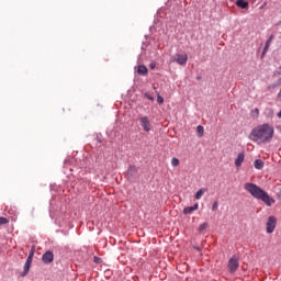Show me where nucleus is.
<instances>
[{
    "label": "nucleus",
    "instance_id": "24",
    "mask_svg": "<svg viewBox=\"0 0 281 281\" xmlns=\"http://www.w3.org/2000/svg\"><path fill=\"white\" fill-rule=\"evenodd\" d=\"M273 76H281V66L273 72Z\"/></svg>",
    "mask_w": 281,
    "mask_h": 281
},
{
    "label": "nucleus",
    "instance_id": "23",
    "mask_svg": "<svg viewBox=\"0 0 281 281\" xmlns=\"http://www.w3.org/2000/svg\"><path fill=\"white\" fill-rule=\"evenodd\" d=\"M252 115H260V110L256 108L255 110L251 111Z\"/></svg>",
    "mask_w": 281,
    "mask_h": 281
},
{
    "label": "nucleus",
    "instance_id": "1",
    "mask_svg": "<svg viewBox=\"0 0 281 281\" xmlns=\"http://www.w3.org/2000/svg\"><path fill=\"white\" fill-rule=\"evenodd\" d=\"M276 130L269 123H265L256 126L249 134L250 142H255L259 146L262 144H269L273 139Z\"/></svg>",
    "mask_w": 281,
    "mask_h": 281
},
{
    "label": "nucleus",
    "instance_id": "16",
    "mask_svg": "<svg viewBox=\"0 0 281 281\" xmlns=\"http://www.w3.org/2000/svg\"><path fill=\"white\" fill-rule=\"evenodd\" d=\"M205 192H207V189H200L195 195L194 199H196V201H200V199H202L203 194H205Z\"/></svg>",
    "mask_w": 281,
    "mask_h": 281
},
{
    "label": "nucleus",
    "instance_id": "13",
    "mask_svg": "<svg viewBox=\"0 0 281 281\" xmlns=\"http://www.w3.org/2000/svg\"><path fill=\"white\" fill-rule=\"evenodd\" d=\"M137 74H139L140 76H146L148 74V68L145 65H139Z\"/></svg>",
    "mask_w": 281,
    "mask_h": 281
},
{
    "label": "nucleus",
    "instance_id": "10",
    "mask_svg": "<svg viewBox=\"0 0 281 281\" xmlns=\"http://www.w3.org/2000/svg\"><path fill=\"white\" fill-rule=\"evenodd\" d=\"M199 210V203H195L193 206H187L183 209V214H192V212H196Z\"/></svg>",
    "mask_w": 281,
    "mask_h": 281
},
{
    "label": "nucleus",
    "instance_id": "27",
    "mask_svg": "<svg viewBox=\"0 0 281 281\" xmlns=\"http://www.w3.org/2000/svg\"><path fill=\"white\" fill-rule=\"evenodd\" d=\"M278 95H279V98H281V89H280V91H279V94H278Z\"/></svg>",
    "mask_w": 281,
    "mask_h": 281
},
{
    "label": "nucleus",
    "instance_id": "15",
    "mask_svg": "<svg viewBox=\"0 0 281 281\" xmlns=\"http://www.w3.org/2000/svg\"><path fill=\"white\" fill-rule=\"evenodd\" d=\"M127 175L128 177H135V175H137V167H134V166L128 167Z\"/></svg>",
    "mask_w": 281,
    "mask_h": 281
},
{
    "label": "nucleus",
    "instance_id": "6",
    "mask_svg": "<svg viewBox=\"0 0 281 281\" xmlns=\"http://www.w3.org/2000/svg\"><path fill=\"white\" fill-rule=\"evenodd\" d=\"M239 267V262H238V257L237 256H233L229 260H228V269L231 271V273L236 272V270Z\"/></svg>",
    "mask_w": 281,
    "mask_h": 281
},
{
    "label": "nucleus",
    "instance_id": "25",
    "mask_svg": "<svg viewBox=\"0 0 281 281\" xmlns=\"http://www.w3.org/2000/svg\"><path fill=\"white\" fill-rule=\"evenodd\" d=\"M144 95L145 98H147V100H150L151 102L155 100V98H153V95H150L149 93H145Z\"/></svg>",
    "mask_w": 281,
    "mask_h": 281
},
{
    "label": "nucleus",
    "instance_id": "3",
    "mask_svg": "<svg viewBox=\"0 0 281 281\" xmlns=\"http://www.w3.org/2000/svg\"><path fill=\"white\" fill-rule=\"evenodd\" d=\"M277 225H278V220L276 218V216H270L268 218L267 224H266L267 234H273V232L276 231Z\"/></svg>",
    "mask_w": 281,
    "mask_h": 281
},
{
    "label": "nucleus",
    "instance_id": "18",
    "mask_svg": "<svg viewBox=\"0 0 281 281\" xmlns=\"http://www.w3.org/2000/svg\"><path fill=\"white\" fill-rule=\"evenodd\" d=\"M196 133H198V135H200V137H203V133H205V130L203 128L202 125H199L196 127Z\"/></svg>",
    "mask_w": 281,
    "mask_h": 281
},
{
    "label": "nucleus",
    "instance_id": "20",
    "mask_svg": "<svg viewBox=\"0 0 281 281\" xmlns=\"http://www.w3.org/2000/svg\"><path fill=\"white\" fill-rule=\"evenodd\" d=\"M8 223H10V220L7 217H0V225H8Z\"/></svg>",
    "mask_w": 281,
    "mask_h": 281
},
{
    "label": "nucleus",
    "instance_id": "22",
    "mask_svg": "<svg viewBox=\"0 0 281 281\" xmlns=\"http://www.w3.org/2000/svg\"><path fill=\"white\" fill-rule=\"evenodd\" d=\"M157 102H158V104H164V98L159 94L157 97Z\"/></svg>",
    "mask_w": 281,
    "mask_h": 281
},
{
    "label": "nucleus",
    "instance_id": "12",
    "mask_svg": "<svg viewBox=\"0 0 281 281\" xmlns=\"http://www.w3.org/2000/svg\"><path fill=\"white\" fill-rule=\"evenodd\" d=\"M254 166L256 170H262L265 168V161H262V159H257L255 160Z\"/></svg>",
    "mask_w": 281,
    "mask_h": 281
},
{
    "label": "nucleus",
    "instance_id": "19",
    "mask_svg": "<svg viewBox=\"0 0 281 281\" xmlns=\"http://www.w3.org/2000/svg\"><path fill=\"white\" fill-rule=\"evenodd\" d=\"M179 164H180L179 158L171 159V166H173V168H177V166H179Z\"/></svg>",
    "mask_w": 281,
    "mask_h": 281
},
{
    "label": "nucleus",
    "instance_id": "21",
    "mask_svg": "<svg viewBox=\"0 0 281 281\" xmlns=\"http://www.w3.org/2000/svg\"><path fill=\"white\" fill-rule=\"evenodd\" d=\"M218 210V202H214L212 205V211L216 212Z\"/></svg>",
    "mask_w": 281,
    "mask_h": 281
},
{
    "label": "nucleus",
    "instance_id": "5",
    "mask_svg": "<svg viewBox=\"0 0 281 281\" xmlns=\"http://www.w3.org/2000/svg\"><path fill=\"white\" fill-rule=\"evenodd\" d=\"M32 260H34V247L32 248L26 262L24 265V272L23 276H27V273H30V267H32Z\"/></svg>",
    "mask_w": 281,
    "mask_h": 281
},
{
    "label": "nucleus",
    "instance_id": "26",
    "mask_svg": "<svg viewBox=\"0 0 281 281\" xmlns=\"http://www.w3.org/2000/svg\"><path fill=\"white\" fill-rule=\"evenodd\" d=\"M155 67H157V64H156L155 61H151V63L149 64V68H150V69H155Z\"/></svg>",
    "mask_w": 281,
    "mask_h": 281
},
{
    "label": "nucleus",
    "instance_id": "2",
    "mask_svg": "<svg viewBox=\"0 0 281 281\" xmlns=\"http://www.w3.org/2000/svg\"><path fill=\"white\" fill-rule=\"evenodd\" d=\"M244 189L246 190V192L251 194L254 199H257L258 201H262L265 204H267L268 207H271V205L276 203V200L269 196V193H267L265 190H262V188L258 187L255 183L247 182L245 183Z\"/></svg>",
    "mask_w": 281,
    "mask_h": 281
},
{
    "label": "nucleus",
    "instance_id": "28",
    "mask_svg": "<svg viewBox=\"0 0 281 281\" xmlns=\"http://www.w3.org/2000/svg\"><path fill=\"white\" fill-rule=\"evenodd\" d=\"M279 85H281V78L278 80Z\"/></svg>",
    "mask_w": 281,
    "mask_h": 281
},
{
    "label": "nucleus",
    "instance_id": "7",
    "mask_svg": "<svg viewBox=\"0 0 281 281\" xmlns=\"http://www.w3.org/2000/svg\"><path fill=\"white\" fill-rule=\"evenodd\" d=\"M139 123L140 126H143V131H145V133H150V121L148 120V116H140Z\"/></svg>",
    "mask_w": 281,
    "mask_h": 281
},
{
    "label": "nucleus",
    "instance_id": "17",
    "mask_svg": "<svg viewBox=\"0 0 281 281\" xmlns=\"http://www.w3.org/2000/svg\"><path fill=\"white\" fill-rule=\"evenodd\" d=\"M207 227H209L207 222H204V223H202V224L199 226L198 232H205V229H207Z\"/></svg>",
    "mask_w": 281,
    "mask_h": 281
},
{
    "label": "nucleus",
    "instance_id": "4",
    "mask_svg": "<svg viewBox=\"0 0 281 281\" xmlns=\"http://www.w3.org/2000/svg\"><path fill=\"white\" fill-rule=\"evenodd\" d=\"M171 63H178V65H187L188 54H177L175 57H172Z\"/></svg>",
    "mask_w": 281,
    "mask_h": 281
},
{
    "label": "nucleus",
    "instance_id": "9",
    "mask_svg": "<svg viewBox=\"0 0 281 281\" xmlns=\"http://www.w3.org/2000/svg\"><path fill=\"white\" fill-rule=\"evenodd\" d=\"M243 161H245V153L238 154L237 158L235 159L236 168H240L243 166Z\"/></svg>",
    "mask_w": 281,
    "mask_h": 281
},
{
    "label": "nucleus",
    "instance_id": "8",
    "mask_svg": "<svg viewBox=\"0 0 281 281\" xmlns=\"http://www.w3.org/2000/svg\"><path fill=\"white\" fill-rule=\"evenodd\" d=\"M42 260H43L44 265H52V262H54V252L50 250L46 251L43 255Z\"/></svg>",
    "mask_w": 281,
    "mask_h": 281
},
{
    "label": "nucleus",
    "instance_id": "11",
    "mask_svg": "<svg viewBox=\"0 0 281 281\" xmlns=\"http://www.w3.org/2000/svg\"><path fill=\"white\" fill-rule=\"evenodd\" d=\"M236 5L237 8H241V10H247L249 8V2L245 0H237Z\"/></svg>",
    "mask_w": 281,
    "mask_h": 281
},
{
    "label": "nucleus",
    "instance_id": "14",
    "mask_svg": "<svg viewBox=\"0 0 281 281\" xmlns=\"http://www.w3.org/2000/svg\"><path fill=\"white\" fill-rule=\"evenodd\" d=\"M273 41V35H271L267 42H266V45L263 47V52L262 54H267V52H269V47H271V42Z\"/></svg>",
    "mask_w": 281,
    "mask_h": 281
}]
</instances>
